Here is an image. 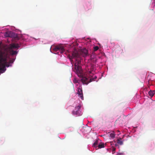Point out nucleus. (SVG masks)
Returning a JSON list of instances; mask_svg holds the SVG:
<instances>
[{"mask_svg": "<svg viewBox=\"0 0 155 155\" xmlns=\"http://www.w3.org/2000/svg\"><path fill=\"white\" fill-rule=\"evenodd\" d=\"M68 57L72 62V59H75V62L73 71L75 72L78 77L82 78L81 81L83 84H88L89 82L92 81L93 79H90L85 77L83 76V71L81 67L80 66L81 62V55L76 51H74L72 53L71 55H69Z\"/></svg>", "mask_w": 155, "mask_h": 155, "instance_id": "f257e3e1", "label": "nucleus"}, {"mask_svg": "<svg viewBox=\"0 0 155 155\" xmlns=\"http://www.w3.org/2000/svg\"><path fill=\"white\" fill-rule=\"evenodd\" d=\"M9 58L8 53L7 50L0 51V74L4 73L6 70L5 67L11 66L10 64L13 63L15 59L10 60L9 62L8 60Z\"/></svg>", "mask_w": 155, "mask_h": 155, "instance_id": "f03ea898", "label": "nucleus"}, {"mask_svg": "<svg viewBox=\"0 0 155 155\" xmlns=\"http://www.w3.org/2000/svg\"><path fill=\"white\" fill-rule=\"evenodd\" d=\"M53 50L55 52H56L58 51H59L61 53H63L64 51V50L63 47L61 45H59L55 46L54 48H53Z\"/></svg>", "mask_w": 155, "mask_h": 155, "instance_id": "7ed1b4c3", "label": "nucleus"}, {"mask_svg": "<svg viewBox=\"0 0 155 155\" xmlns=\"http://www.w3.org/2000/svg\"><path fill=\"white\" fill-rule=\"evenodd\" d=\"M77 94H78V96L81 97L82 100L84 99V97L82 92V87L81 86H79L78 88Z\"/></svg>", "mask_w": 155, "mask_h": 155, "instance_id": "20e7f679", "label": "nucleus"}, {"mask_svg": "<svg viewBox=\"0 0 155 155\" xmlns=\"http://www.w3.org/2000/svg\"><path fill=\"white\" fill-rule=\"evenodd\" d=\"M81 55L83 57H85L88 55V51L85 48L82 49L80 52Z\"/></svg>", "mask_w": 155, "mask_h": 155, "instance_id": "39448f33", "label": "nucleus"}, {"mask_svg": "<svg viewBox=\"0 0 155 155\" xmlns=\"http://www.w3.org/2000/svg\"><path fill=\"white\" fill-rule=\"evenodd\" d=\"M5 49L7 50L8 53H9L12 55H15L17 53V51H14L12 49L11 50L10 49H4L3 50H4ZM8 55L9 56V55Z\"/></svg>", "mask_w": 155, "mask_h": 155, "instance_id": "423d86ee", "label": "nucleus"}, {"mask_svg": "<svg viewBox=\"0 0 155 155\" xmlns=\"http://www.w3.org/2000/svg\"><path fill=\"white\" fill-rule=\"evenodd\" d=\"M72 114L73 115H76L78 116H80L82 115L81 112L80 111L78 110H76V111H73L72 112Z\"/></svg>", "mask_w": 155, "mask_h": 155, "instance_id": "0eeeda50", "label": "nucleus"}, {"mask_svg": "<svg viewBox=\"0 0 155 155\" xmlns=\"http://www.w3.org/2000/svg\"><path fill=\"white\" fill-rule=\"evenodd\" d=\"M17 47L18 46L17 45L15 44H13L10 46L8 49L12 50L14 48H17Z\"/></svg>", "mask_w": 155, "mask_h": 155, "instance_id": "6e6552de", "label": "nucleus"}, {"mask_svg": "<svg viewBox=\"0 0 155 155\" xmlns=\"http://www.w3.org/2000/svg\"><path fill=\"white\" fill-rule=\"evenodd\" d=\"M104 144L103 143H101L100 144H98L97 146V148L96 149L99 148H104Z\"/></svg>", "mask_w": 155, "mask_h": 155, "instance_id": "1a4fd4ad", "label": "nucleus"}, {"mask_svg": "<svg viewBox=\"0 0 155 155\" xmlns=\"http://www.w3.org/2000/svg\"><path fill=\"white\" fill-rule=\"evenodd\" d=\"M155 94V91H150L148 92V94L149 96L151 97H152L153 95L154 94Z\"/></svg>", "mask_w": 155, "mask_h": 155, "instance_id": "9d476101", "label": "nucleus"}, {"mask_svg": "<svg viewBox=\"0 0 155 155\" xmlns=\"http://www.w3.org/2000/svg\"><path fill=\"white\" fill-rule=\"evenodd\" d=\"M121 139L120 138L117 139V143L120 145H122L123 144V142L121 141Z\"/></svg>", "mask_w": 155, "mask_h": 155, "instance_id": "9b49d317", "label": "nucleus"}, {"mask_svg": "<svg viewBox=\"0 0 155 155\" xmlns=\"http://www.w3.org/2000/svg\"><path fill=\"white\" fill-rule=\"evenodd\" d=\"M98 145V140H96L93 144V146L97 149V145Z\"/></svg>", "mask_w": 155, "mask_h": 155, "instance_id": "f8f14e48", "label": "nucleus"}, {"mask_svg": "<svg viewBox=\"0 0 155 155\" xmlns=\"http://www.w3.org/2000/svg\"><path fill=\"white\" fill-rule=\"evenodd\" d=\"M81 106L80 105H79L75 107V109L76 110H76L80 111V110L81 109Z\"/></svg>", "mask_w": 155, "mask_h": 155, "instance_id": "ddd939ff", "label": "nucleus"}, {"mask_svg": "<svg viewBox=\"0 0 155 155\" xmlns=\"http://www.w3.org/2000/svg\"><path fill=\"white\" fill-rule=\"evenodd\" d=\"M5 36L6 37H10V33L8 32H6L5 34Z\"/></svg>", "mask_w": 155, "mask_h": 155, "instance_id": "4468645a", "label": "nucleus"}, {"mask_svg": "<svg viewBox=\"0 0 155 155\" xmlns=\"http://www.w3.org/2000/svg\"><path fill=\"white\" fill-rule=\"evenodd\" d=\"M115 134L113 133H111L110 134V136L112 138H114L115 137Z\"/></svg>", "mask_w": 155, "mask_h": 155, "instance_id": "2eb2a0df", "label": "nucleus"}, {"mask_svg": "<svg viewBox=\"0 0 155 155\" xmlns=\"http://www.w3.org/2000/svg\"><path fill=\"white\" fill-rule=\"evenodd\" d=\"M99 48L97 46H96L94 47V51H96L98 50Z\"/></svg>", "mask_w": 155, "mask_h": 155, "instance_id": "dca6fc26", "label": "nucleus"}, {"mask_svg": "<svg viewBox=\"0 0 155 155\" xmlns=\"http://www.w3.org/2000/svg\"><path fill=\"white\" fill-rule=\"evenodd\" d=\"M73 82L74 83H76L78 82V80H77L76 78H74V79L73 80Z\"/></svg>", "mask_w": 155, "mask_h": 155, "instance_id": "f3484780", "label": "nucleus"}, {"mask_svg": "<svg viewBox=\"0 0 155 155\" xmlns=\"http://www.w3.org/2000/svg\"><path fill=\"white\" fill-rule=\"evenodd\" d=\"M124 154L123 153H120L117 154V155H124Z\"/></svg>", "mask_w": 155, "mask_h": 155, "instance_id": "a211bd4d", "label": "nucleus"}, {"mask_svg": "<svg viewBox=\"0 0 155 155\" xmlns=\"http://www.w3.org/2000/svg\"><path fill=\"white\" fill-rule=\"evenodd\" d=\"M116 150V148L114 147L113 148V151H115Z\"/></svg>", "mask_w": 155, "mask_h": 155, "instance_id": "6ab92c4d", "label": "nucleus"}]
</instances>
